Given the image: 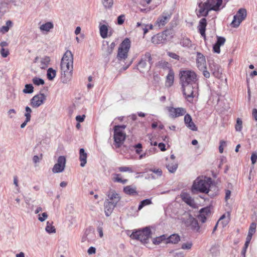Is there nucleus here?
<instances>
[{"label":"nucleus","mask_w":257,"mask_h":257,"mask_svg":"<svg viewBox=\"0 0 257 257\" xmlns=\"http://www.w3.org/2000/svg\"><path fill=\"white\" fill-rule=\"evenodd\" d=\"M34 91V87L31 84H26L23 92L24 93H32Z\"/></svg>","instance_id":"obj_38"},{"label":"nucleus","mask_w":257,"mask_h":257,"mask_svg":"<svg viewBox=\"0 0 257 257\" xmlns=\"http://www.w3.org/2000/svg\"><path fill=\"white\" fill-rule=\"evenodd\" d=\"M198 221L204 223L206 221V216L203 213H199V214L197 216Z\"/></svg>","instance_id":"obj_49"},{"label":"nucleus","mask_w":257,"mask_h":257,"mask_svg":"<svg viewBox=\"0 0 257 257\" xmlns=\"http://www.w3.org/2000/svg\"><path fill=\"white\" fill-rule=\"evenodd\" d=\"M167 108L169 113V116L172 118L184 115L186 112V109L183 107H167Z\"/></svg>","instance_id":"obj_15"},{"label":"nucleus","mask_w":257,"mask_h":257,"mask_svg":"<svg viewBox=\"0 0 257 257\" xmlns=\"http://www.w3.org/2000/svg\"><path fill=\"white\" fill-rule=\"evenodd\" d=\"M251 161L252 164L254 165L257 161V153L256 152H253L251 156Z\"/></svg>","instance_id":"obj_53"},{"label":"nucleus","mask_w":257,"mask_h":257,"mask_svg":"<svg viewBox=\"0 0 257 257\" xmlns=\"http://www.w3.org/2000/svg\"><path fill=\"white\" fill-rule=\"evenodd\" d=\"M174 73L172 71H170L167 76L166 86L168 87H170L171 86H172L174 82Z\"/></svg>","instance_id":"obj_31"},{"label":"nucleus","mask_w":257,"mask_h":257,"mask_svg":"<svg viewBox=\"0 0 257 257\" xmlns=\"http://www.w3.org/2000/svg\"><path fill=\"white\" fill-rule=\"evenodd\" d=\"M124 192L129 195H138L136 188H133L131 186H126L123 188Z\"/></svg>","instance_id":"obj_28"},{"label":"nucleus","mask_w":257,"mask_h":257,"mask_svg":"<svg viewBox=\"0 0 257 257\" xmlns=\"http://www.w3.org/2000/svg\"><path fill=\"white\" fill-rule=\"evenodd\" d=\"M149 171L155 173L157 175V177H160L162 175V171L161 169L159 168L150 169Z\"/></svg>","instance_id":"obj_46"},{"label":"nucleus","mask_w":257,"mask_h":257,"mask_svg":"<svg viewBox=\"0 0 257 257\" xmlns=\"http://www.w3.org/2000/svg\"><path fill=\"white\" fill-rule=\"evenodd\" d=\"M208 64L209 69L212 75L217 78H220L222 75L220 66L213 61H209Z\"/></svg>","instance_id":"obj_12"},{"label":"nucleus","mask_w":257,"mask_h":257,"mask_svg":"<svg viewBox=\"0 0 257 257\" xmlns=\"http://www.w3.org/2000/svg\"><path fill=\"white\" fill-rule=\"evenodd\" d=\"M148 61L150 66L148 68L150 69L151 66L153 64L151 55L149 52H146L143 56L138 65V69L141 72H144L147 68V64L146 61Z\"/></svg>","instance_id":"obj_7"},{"label":"nucleus","mask_w":257,"mask_h":257,"mask_svg":"<svg viewBox=\"0 0 257 257\" xmlns=\"http://www.w3.org/2000/svg\"><path fill=\"white\" fill-rule=\"evenodd\" d=\"M54 27L53 24L51 22H47L43 25H42L40 27V29L41 31L42 32H49L50 30L52 29H53Z\"/></svg>","instance_id":"obj_29"},{"label":"nucleus","mask_w":257,"mask_h":257,"mask_svg":"<svg viewBox=\"0 0 257 257\" xmlns=\"http://www.w3.org/2000/svg\"><path fill=\"white\" fill-rule=\"evenodd\" d=\"M192 243L191 242H188L182 244L181 248L183 249H189L191 248Z\"/></svg>","instance_id":"obj_51"},{"label":"nucleus","mask_w":257,"mask_h":257,"mask_svg":"<svg viewBox=\"0 0 257 257\" xmlns=\"http://www.w3.org/2000/svg\"><path fill=\"white\" fill-rule=\"evenodd\" d=\"M115 46L114 42H112L110 45L107 41H103L102 43V50L106 56L110 55Z\"/></svg>","instance_id":"obj_18"},{"label":"nucleus","mask_w":257,"mask_h":257,"mask_svg":"<svg viewBox=\"0 0 257 257\" xmlns=\"http://www.w3.org/2000/svg\"><path fill=\"white\" fill-rule=\"evenodd\" d=\"M246 17V11L244 9H239L236 15L234 16L233 20L231 22L232 27L234 28L238 27L241 22L244 20Z\"/></svg>","instance_id":"obj_9"},{"label":"nucleus","mask_w":257,"mask_h":257,"mask_svg":"<svg viewBox=\"0 0 257 257\" xmlns=\"http://www.w3.org/2000/svg\"><path fill=\"white\" fill-rule=\"evenodd\" d=\"M206 25H207L206 19L205 18L201 19L199 21L198 28V30L199 31L200 34L202 36H205V30H206Z\"/></svg>","instance_id":"obj_25"},{"label":"nucleus","mask_w":257,"mask_h":257,"mask_svg":"<svg viewBox=\"0 0 257 257\" xmlns=\"http://www.w3.org/2000/svg\"><path fill=\"white\" fill-rule=\"evenodd\" d=\"M226 145V142L224 141H221L220 142V145L219 146V151L220 153H222L223 152V146Z\"/></svg>","instance_id":"obj_55"},{"label":"nucleus","mask_w":257,"mask_h":257,"mask_svg":"<svg viewBox=\"0 0 257 257\" xmlns=\"http://www.w3.org/2000/svg\"><path fill=\"white\" fill-rule=\"evenodd\" d=\"M9 30V28L7 26H3L0 29V31L3 33H6Z\"/></svg>","instance_id":"obj_62"},{"label":"nucleus","mask_w":257,"mask_h":257,"mask_svg":"<svg viewBox=\"0 0 257 257\" xmlns=\"http://www.w3.org/2000/svg\"><path fill=\"white\" fill-rule=\"evenodd\" d=\"M198 7L199 9L197 16L199 17L202 16L206 17L208 15L209 11L211 10L207 5H205V2L204 3H200Z\"/></svg>","instance_id":"obj_21"},{"label":"nucleus","mask_w":257,"mask_h":257,"mask_svg":"<svg viewBox=\"0 0 257 257\" xmlns=\"http://www.w3.org/2000/svg\"><path fill=\"white\" fill-rule=\"evenodd\" d=\"M252 115L255 120L257 121V109L256 108L252 109Z\"/></svg>","instance_id":"obj_63"},{"label":"nucleus","mask_w":257,"mask_h":257,"mask_svg":"<svg viewBox=\"0 0 257 257\" xmlns=\"http://www.w3.org/2000/svg\"><path fill=\"white\" fill-rule=\"evenodd\" d=\"M32 82L35 85L39 86L45 83L44 80L40 78L35 77L32 79Z\"/></svg>","instance_id":"obj_39"},{"label":"nucleus","mask_w":257,"mask_h":257,"mask_svg":"<svg viewBox=\"0 0 257 257\" xmlns=\"http://www.w3.org/2000/svg\"><path fill=\"white\" fill-rule=\"evenodd\" d=\"M96 249L94 247L91 246L90 247L87 251V252L89 254H92L95 253Z\"/></svg>","instance_id":"obj_61"},{"label":"nucleus","mask_w":257,"mask_h":257,"mask_svg":"<svg viewBox=\"0 0 257 257\" xmlns=\"http://www.w3.org/2000/svg\"><path fill=\"white\" fill-rule=\"evenodd\" d=\"M220 46H219L218 44H216V43L213 45V50L214 52L216 53H220Z\"/></svg>","instance_id":"obj_57"},{"label":"nucleus","mask_w":257,"mask_h":257,"mask_svg":"<svg viewBox=\"0 0 257 257\" xmlns=\"http://www.w3.org/2000/svg\"><path fill=\"white\" fill-rule=\"evenodd\" d=\"M180 81L182 85L183 84H195L197 81L196 73L191 70H183L180 71Z\"/></svg>","instance_id":"obj_4"},{"label":"nucleus","mask_w":257,"mask_h":257,"mask_svg":"<svg viewBox=\"0 0 257 257\" xmlns=\"http://www.w3.org/2000/svg\"><path fill=\"white\" fill-rule=\"evenodd\" d=\"M242 121L239 118H237L236 119V123L235 124V130L237 132H240L242 130Z\"/></svg>","instance_id":"obj_44"},{"label":"nucleus","mask_w":257,"mask_h":257,"mask_svg":"<svg viewBox=\"0 0 257 257\" xmlns=\"http://www.w3.org/2000/svg\"><path fill=\"white\" fill-rule=\"evenodd\" d=\"M46 95L40 92L39 94L34 96L30 100V105L33 108H38L44 104L46 100Z\"/></svg>","instance_id":"obj_8"},{"label":"nucleus","mask_w":257,"mask_h":257,"mask_svg":"<svg viewBox=\"0 0 257 257\" xmlns=\"http://www.w3.org/2000/svg\"><path fill=\"white\" fill-rule=\"evenodd\" d=\"M222 0H207L205 2V5H207L211 10L217 11L221 5Z\"/></svg>","instance_id":"obj_20"},{"label":"nucleus","mask_w":257,"mask_h":257,"mask_svg":"<svg viewBox=\"0 0 257 257\" xmlns=\"http://www.w3.org/2000/svg\"><path fill=\"white\" fill-rule=\"evenodd\" d=\"M168 34H169V31L168 30L164 31L161 33L158 34L152 37V43L155 44L164 43L167 40Z\"/></svg>","instance_id":"obj_16"},{"label":"nucleus","mask_w":257,"mask_h":257,"mask_svg":"<svg viewBox=\"0 0 257 257\" xmlns=\"http://www.w3.org/2000/svg\"><path fill=\"white\" fill-rule=\"evenodd\" d=\"M167 239V243H172L173 244H176L180 240V237L177 234H173L171 235Z\"/></svg>","instance_id":"obj_27"},{"label":"nucleus","mask_w":257,"mask_h":257,"mask_svg":"<svg viewBox=\"0 0 257 257\" xmlns=\"http://www.w3.org/2000/svg\"><path fill=\"white\" fill-rule=\"evenodd\" d=\"M1 54L3 57L6 58L9 54V51L8 49H5L4 48H2L1 50Z\"/></svg>","instance_id":"obj_52"},{"label":"nucleus","mask_w":257,"mask_h":257,"mask_svg":"<svg viewBox=\"0 0 257 257\" xmlns=\"http://www.w3.org/2000/svg\"><path fill=\"white\" fill-rule=\"evenodd\" d=\"M256 224L255 222H252L249 226L247 238L251 239L252 235L255 233L256 230Z\"/></svg>","instance_id":"obj_32"},{"label":"nucleus","mask_w":257,"mask_h":257,"mask_svg":"<svg viewBox=\"0 0 257 257\" xmlns=\"http://www.w3.org/2000/svg\"><path fill=\"white\" fill-rule=\"evenodd\" d=\"M196 83L186 85L183 84L182 85L183 94L188 100H189V98H193L194 97V89L196 87Z\"/></svg>","instance_id":"obj_13"},{"label":"nucleus","mask_w":257,"mask_h":257,"mask_svg":"<svg viewBox=\"0 0 257 257\" xmlns=\"http://www.w3.org/2000/svg\"><path fill=\"white\" fill-rule=\"evenodd\" d=\"M225 42V39L222 37L218 36L217 37V41L216 42V44H218L219 46H221L223 45Z\"/></svg>","instance_id":"obj_48"},{"label":"nucleus","mask_w":257,"mask_h":257,"mask_svg":"<svg viewBox=\"0 0 257 257\" xmlns=\"http://www.w3.org/2000/svg\"><path fill=\"white\" fill-rule=\"evenodd\" d=\"M102 3L106 9H110L113 5V0H102Z\"/></svg>","instance_id":"obj_43"},{"label":"nucleus","mask_w":257,"mask_h":257,"mask_svg":"<svg viewBox=\"0 0 257 257\" xmlns=\"http://www.w3.org/2000/svg\"><path fill=\"white\" fill-rule=\"evenodd\" d=\"M126 127V125H115L114 127V130H117V131H122L124 129H125Z\"/></svg>","instance_id":"obj_60"},{"label":"nucleus","mask_w":257,"mask_h":257,"mask_svg":"<svg viewBox=\"0 0 257 257\" xmlns=\"http://www.w3.org/2000/svg\"><path fill=\"white\" fill-rule=\"evenodd\" d=\"M108 199L110 202L117 203L120 200V196L114 190H109L106 194Z\"/></svg>","instance_id":"obj_22"},{"label":"nucleus","mask_w":257,"mask_h":257,"mask_svg":"<svg viewBox=\"0 0 257 257\" xmlns=\"http://www.w3.org/2000/svg\"><path fill=\"white\" fill-rule=\"evenodd\" d=\"M124 16L123 15H120L117 18V24L122 25L124 23Z\"/></svg>","instance_id":"obj_56"},{"label":"nucleus","mask_w":257,"mask_h":257,"mask_svg":"<svg viewBox=\"0 0 257 257\" xmlns=\"http://www.w3.org/2000/svg\"><path fill=\"white\" fill-rule=\"evenodd\" d=\"M152 204V201L150 199H146L141 201L138 207V210H141L144 206Z\"/></svg>","instance_id":"obj_36"},{"label":"nucleus","mask_w":257,"mask_h":257,"mask_svg":"<svg viewBox=\"0 0 257 257\" xmlns=\"http://www.w3.org/2000/svg\"><path fill=\"white\" fill-rule=\"evenodd\" d=\"M87 154L85 153L83 148H81L79 150V160L80 161V166L83 167L85 166L87 163Z\"/></svg>","instance_id":"obj_24"},{"label":"nucleus","mask_w":257,"mask_h":257,"mask_svg":"<svg viewBox=\"0 0 257 257\" xmlns=\"http://www.w3.org/2000/svg\"><path fill=\"white\" fill-rule=\"evenodd\" d=\"M85 117V115H77L76 117V120L79 122H81L84 121Z\"/></svg>","instance_id":"obj_59"},{"label":"nucleus","mask_w":257,"mask_h":257,"mask_svg":"<svg viewBox=\"0 0 257 257\" xmlns=\"http://www.w3.org/2000/svg\"><path fill=\"white\" fill-rule=\"evenodd\" d=\"M180 43L183 47L189 48L192 46L191 41L188 38L183 39Z\"/></svg>","instance_id":"obj_40"},{"label":"nucleus","mask_w":257,"mask_h":257,"mask_svg":"<svg viewBox=\"0 0 257 257\" xmlns=\"http://www.w3.org/2000/svg\"><path fill=\"white\" fill-rule=\"evenodd\" d=\"M151 231L149 227H146L142 230L133 232L130 237L132 239H135L141 241L142 242L147 243L151 237Z\"/></svg>","instance_id":"obj_5"},{"label":"nucleus","mask_w":257,"mask_h":257,"mask_svg":"<svg viewBox=\"0 0 257 257\" xmlns=\"http://www.w3.org/2000/svg\"><path fill=\"white\" fill-rule=\"evenodd\" d=\"M66 158L63 156L58 157L57 162L52 168V172L54 173H59L62 172L65 168Z\"/></svg>","instance_id":"obj_11"},{"label":"nucleus","mask_w":257,"mask_h":257,"mask_svg":"<svg viewBox=\"0 0 257 257\" xmlns=\"http://www.w3.org/2000/svg\"><path fill=\"white\" fill-rule=\"evenodd\" d=\"M174 257H184V254L183 251H179L174 253Z\"/></svg>","instance_id":"obj_64"},{"label":"nucleus","mask_w":257,"mask_h":257,"mask_svg":"<svg viewBox=\"0 0 257 257\" xmlns=\"http://www.w3.org/2000/svg\"><path fill=\"white\" fill-rule=\"evenodd\" d=\"M186 224L190 226L192 229L198 231L200 226L198 225V220L190 215L186 221Z\"/></svg>","instance_id":"obj_19"},{"label":"nucleus","mask_w":257,"mask_h":257,"mask_svg":"<svg viewBox=\"0 0 257 257\" xmlns=\"http://www.w3.org/2000/svg\"><path fill=\"white\" fill-rule=\"evenodd\" d=\"M166 167L170 173H174L178 168V164L176 163L169 164Z\"/></svg>","instance_id":"obj_37"},{"label":"nucleus","mask_w":257,"mask_h":257,"mask_svg":"<svg viewBox=\"0 0 257 257\" xmlns=\"http://www.w3.org/2000/svg\"><path fill=\"white\" fill-rule=\"evenodd\" d=\"M52 224V222H50L49 221H47V222L45 230L48 233H53L56 232V229Z\"/></svg>","instance_id":"obj_34"},{"label":"nucleus","mask_w":257,"mask_h":257,"mask_svg":"<svg viewBox=\"0 0 257 257\" xmlns=\"http://www.w3.org/2000/svg\"><path fill=\"white\" fill-rule=\"evenodd\" d=\"M118 170L119 171L122 172H129L131 173L133 172V171L132 169V168L130 167H125V166L120 167H119Z\"/></svg>","instance_id":"obj_50"},{"label":"nucleus","mask_w":257,"mask_h":257,"mask_svg":"<svg viewBox=\"0 0 257 257\" xmlns=\"http://www.w3.org/2000/svg\"><path fill=\"white\" fill-rule=\"evenodd\" d=\"M130 47L131 41L126 38L121 42L118 48L116 57L118 60L124 61L127 58Z\"/></svg>","instance_id":"obj_3"},{"label":"nucleus","mask_w":257,"mask_h":257,"mask_svg":"<svg viewBox=\"0 0 257 257\" xmlns=\"http://www.w3.org/2000/svg\"><path fill=\"white\" fill-rule=\"evenodd\" d=\"M251 240V239L247 238H246V241L245 244L244 245V247L241 250V254L242 255V257H245V252L246 251V249L248 246V244Z\"/></svg>","instance_id":"obj_42"},{"label":"nucleus","mask_w":257,"mask_h":257,"mask_svg":"<svg viewBox=\"0 0 257 257\" xmlns=\"http://www.w3.org/2000/svg\"><path fill=\"white\" fill-rule=\"evenodd\" d=\"M56 72L52 68H49L47 70V76L49 80H52L56 76Z\"/></svg>","instance_id":"obj_35"},{"label":"nucleus","mask_w":257,"mask_h":257,"mask_svg":"<svg viewBox=\"0 0 257 257\" xmlns=\"http://www.w3.org/2000/svg\"><path fill=\"white\" fill-rule=\"evenodd\" d=\"M212 184V180L210 177H198L194 181L192 186V189L198 191L201 193L208 194L209 192V188Z\"/></svg>","instance_id":"obj_2"},{"label":"nucleus","mask_w":257,"mask_h":257,"mask_svg":"<svg viewBox=\"0 0 257 257\" xmlns=\"http://www.w3.org/2000/svg\"><path fill=\"white\" fill-rule=\"evenodd\" d=\"M39 215V217L38 218V219L41 222L44 221L46 219V218L48 217V215H47V213H46V212L43 213L42 214V216H41L40 214Z\"/></svg>","instance_id":"obj_54"},{"label":"nucleus","mask_w":257,"mask_h":257,"mask_svg":"<svg viewBox=\"0 0 257 257\" xmlns=\"http://www.w3.org/2000/svg\"><path fill=\"white\" fill-rule=\"evenodd\" d=\"M73 56L70 51H67L64 54L61 61V70L62 75H64L65 79L63 82L66 83L72 77L73 69Z\"/></svg>","instance_id":"obj_1"},{"label":"nucleus","mask_w":257,"mask_h":257,"mask_svg":"<svg viewBox=\"0 0 257 257\" xmlns=\"http://www.w3.org/2000/svg\"><path fill=\"white\" fill-rule=\"evenodd\" d=\"M199 213H203L205 216H208L210 213V209L209 207H204L200 209Z\"/></svg>","instance_id":"obj_47"},{"label":"nucleus","mask_w":257,"mask_h":257,"mask_svg":"<svg viewBox=\"0 0 257 257\" xmlns=\"http://www.w3.org/2000/svg\"><path fill=\"white\" fill-rule=\"evenodd\" d=\"M167 54L169 57L174 60H179L180 56L174 52L168 51L167 52Z\"/></svg>","instance_id":"obj_45"},{"label":"nucleus","mask_w":257,"mask_h":257,"mask_svg":"<svg viewBox=\"0 0 257 257\" xmlns=\"http://www.w3.org/2000/svg\"><path fill=\"white\" fill-rule=\"evenodd\" d=\"M116 203L110 202L109 199H106L104 203L105 214L106 216H109L112 212Z\"/></svg>","instance_id":"obj_17"},{"label":"nucleus","mask_w":257,"mask_h":257,"mask_svg":"<svg viewBox=\"0 0 257 257\" xmlns=\"http://www.w3.org/2000/svg\"><path fill=\"white\" fill-rule=\"evenodd\" d=\"M120 174H114V177L112 179L113 181L114 182H120V181H121V178L120 177Z\"/></svg>","instance_id":"obj_58"},{"label":"nucleus","mask_w":257,"mask_h":257,"mask_svg":"<svg viewBox=\"0 0 257 257\" xmlns=\"http://www.w3.org/2000/svg\"><path fill=\"white\" fill-rule=\"evenodd\" d=\"M99 32L101 37L104 39L107 37L108 27L106 25H101L99 26Z\"/></svg>","instance_id":"obj_30"},{"label":"nucleus","mask_w":257,"mask_h":257,"mask_svg":"<svg viewBox=\"0 0 257 257\" xmlns=\"http://www.w3.org/2000/svg\"><path fill=\"white\" fill-rule=\"evenodd\" d=\"M137 27L140 28V29L144 31V35L147 34L148 32V26L145 24H142L141 23L138 22L137 24Z\"/></svg>","instance_id":"obj_41"},{"label":"nucleus","mask_w":257,"mask_h":257,"mask_svg":"<svg viewBox=\"0 0 257 257\" xmlns=\"http://www.w3.org/2000/svg\"><path fill=\"white\" fill-rule=\"evenodd\" d=\"M196 63L198 69L202 71L203 76L206 78H209L210 76V73L207 70L205 58L200 52L197 53Z\"/></svg>","instance_id":"obj_6"},{"label":"nucleus","mask_w":257,"mask_h":257,"mask_svg":"<svg viewBox=\"0 0 257 257\" xmlns=\"http://www.w3.org/2000/svg\"><path fill=\"white\" fill-rule=\"evenodd\" d=\"M184 122L186 126L190 130L193 131H196L197 127L195 123L193 122L191 115L187 114L184 116Z\"/></svg>","instance_id":"obj_23"},{"label":"nucleus","mask_w":257,"mask_h":257,"mask_svg":"<svg viewBox=\"0 0 257 257\" xmlns=\"http://www.w3.org/2000/svg\"><path fill=\"white\" fill-rule=\"evenodd\" d=\"M172 13L168 11H164L162 14L159 16L155 23V26H158L159 28L164 27L170 20Z\"/></svg>","instance_id":"obj_10"},{"label":"nucleus","mask_w":257,"mask_h":257,"mask_svg":"<svg viewBox=\"0 0 257 257\" xmlns=\"http://www.w3.org/2000/svg\"><path fill=\"white\" fill-rule=\"evenodd\" d=\"M126 135L122 131L114 130V141L117 148L120 147L125 139Z\"/></svg>","instance_id":"obj_14"},{"label":"nucleus","mask_w":257,"mask_h":257,"mask_svg":"<svg viewBox=\"0 0 257 257\" xmlns=\"http://www.w3.org/2000/svg\"><path fill=\"white\" fill-rule=\"evenodd\" d=\"M181 197L182 200L190 206H192L194 201L193 199L190 196V194L186 192H182L181 194Z\"/></svg>","instance_id":"obj_26"},{"label":"nucleus","mask_w":257,"mask_h":257,"mask_svg":"<svg viewBox=\"0 0 257 257\" xmlns=\"http://www.w3.org/2000/svg\"><path fill=\"white\" fill-rule=\"evenodd\" d=\"M50 59L48 56H45L42 58L41 60L40 67L42 69H45L48 67V65L50 62Z\"/></svg>","instance_id":"obj_33"}]
</instances>
